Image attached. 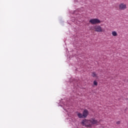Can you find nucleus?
<instances>
[{"instance_id":"nucleus-9","label":"nucleus","mask_w":128,"mask_h":128,"mask_svg":"<svg viewBox=\"0 0 128 128\" xmlns=\"http://www.w3.org/2000/svg\"><path fill=\"white\" fill-rule=\"evenodd\" d=\"M94 86H98V82L96 80H94Z\"/></svg>"},{"instance_id":"nucleus-8","label":"nucleus","mask_w":128,"mask_h":128,"mask_svg":"<svg viewBox=\"0 0 128 128\" xmlns=\"http://www.w3.org/2000/svg\"><path fill=\"white\" fill-rule=\"evenodd\" d=\"M92 76L93 78H96V72H93Z\"/></svg>"},{"instance_id":"nucleus-1","label":"nucleus","mask_w":128,"mask_h":128,"mask_svg":"<svg viewBox=\"0 0 128 128\" xmlns=\"http://www.w3.org/2000/svg\"><path fill=\"white\" fill-rule=\"evenodd\" d=\"M100 122V120H96L95 118H90L89 120H87L86 119L82 120V124L83 126H85L87 128H92V124H96L98 125Z\"/></svg>"},{"instance_id":"nucleus-2","label":"nucleus","mask_w":128,"mask_h":128,"mask_svg":"<svg viewBox=\"0 0 128 128\" xmlns=\"http://www.w3.org/2000/svg\"><path fill=\"white\" fill-rule=\"evenodd\" d=\"M94 32H104V29L102 28L100 26H94Z\"/></svg>"},{"instance_id":"nucleus-5","label":"nucleus","mask_w":128,"mask_h":128,"mask_svg":"<svg viewBox=\"0 0 128 128\" xmlns=\"http://www.w3.org/2000/svg\"><path fill=\"white\" fill-rule=\"evenodd\" d=\"M82 114L84 118H86V116H88V110L86 109L84 110L82 112Z\"/></svg>"},{"instance_id":"nucleus-10","label":"nucleus","mask_w":128,"mask_h":128,"mask_svg":"<svg viewBox=\"0 0 128 128\" xmlns=\"http://www.w3.org/2000/svg\"><path fill=\"white\" fill-rule=\"evenodd\" d=\"M117 124H120V121H118L116 123Z\"/></svg>"},{"instance_id":"nucleus-3","label":"nucleus","mask_w":128,"mask_h":128,"mask_svg":"<svg viewBox=\"0 0 128 128\" xmlns=\"http://www.w3.org/2000/svg\"><path fill=\"white\" fill-rule=\"evenodd\" d=\"M89 22H90L91 24H100L102 21L98 18H92L89 20Z\"/></svg>"},{"instance_id":"nucleus-7","label":"nucleus","mask_w":128,"mask_h":128,"mask_svg":"<svg viewBox=\"0 0 128 128\" xmlns=\"http://www.w3.org/2000/svg\"><path fill=\"white\" fill-rule=\"evenodd\" d=\"M112 34L113 36H118V33L116 31L112 32Z\"/></svg>"},{"instance_id":"nucleus-6","label":"nucleus","mask_w":128,"mask_h":128,"mask_svg":"<svg viewBox=\"0 0 128 128\" xmlns=\"http://www.w3.org/2000/svg\"><path fill=\"white\" fill-rule=\"evenodd\" d=\"M77 116L79 118H84V115L82 113L78 112Z\"/></svg>"},{"instance_id":"nucleus-4","label":"nucleus","mask_w":128,"mask_h":128,"mask_svg":"<svg viewBox=\"0 0 128 128\" xmlns=\"http://www.w3.org/2000/svg\"><path fill=\"white\" fill-rule=\"evenodd\" d=\"M118 8L120 10H126V4L124 3H121L119 4Z\"/></svg>"}]
</instances>
